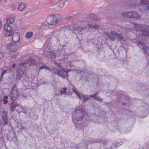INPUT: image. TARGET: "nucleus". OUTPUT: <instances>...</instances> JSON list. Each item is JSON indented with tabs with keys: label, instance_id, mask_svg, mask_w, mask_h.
I'll list each match as a JSON object with an SVG mask.
<instances>
[{
	"label": "nucleus",
	"instance_id": "nucleus-14",
	"mask_svg": "<svg viewBox=\"0 0 149 149\" xmlns=\"http://www.w3.org/2000/svg\"><path fill=\"white\" fill-rule=\"evenodd\" d=\"M15 17L14 15L8 17L6 19V22L7 24H11L15 21Z\"/></svg>",
	"mask_w": 149,
	"mask_h": 149
},
{
	"label": "nucleus",
	"instance_id": "nucleus-25",
	"mask_svg": "<svg viewBox=\"0 0 149 149\" xmlns=\"http://www.w3.org/2000/svg\"><path fill=\"white\" fill-rule=\"evenodd\" d=\"M64 49V47L61 45H58V48L57 50V52H60L61 51Z\"/></svg>",
	"mask_w": 149,
	"mask_h": 149
},
{
	"label": "nucleus",
	"instance_id": "nucleus-12",
	"mask_svg": "<svg viewBox=\"0 0 149 149\" xmlns=\"http://www.w3.org/2000/svg\"><path fill=\"white\" fill-rule=\"evenodd\" d=\"M12 40L14 42V43L18 42L19 39V35L17 33L15 34H13L11 36Z\"/></svg>",
	"mask_w": 149,
	"mask_h": 149
},
{
	"label": "nucleus",
	"instance_id": "nucleus-27",
	"mask_svg": "<svg viewBox=\"0 0 149 149\" xmlns=\"http://www.w3.org/2000/svg\"><path fill=\"white\" fill-rule=\"evenodd\" d=\"M73 14L67 15L66 17V19L67 20H70L73 18Z\"/></svg>",
	"mask_w": 149,
	"mask_h": 149
},
{
	"label": "nucleus",
	"instance_id": "nucleus-59",
	"mask_svg": "<svg viewBox=\"0 0 149 149\" xmlns=\"http://www.w3.org/2000/svg\"><path fill=\"white\" fill-rule=\"evenodd\" d=\"M6 0H4V1H6Z\"/></svg>",
	"mask_w": 149,
	"mask_h": 149
},
{
	"label": "nucleus",
	"instance_id": "nucleus-23",
	"mask_svg": "<svg viewBox=\"0 0 149 149\" xmlns=\"http://www.w3.org/2000/svg\"><path fill=\"white\" fill-rule=\"evenodd\" d=\"M101 141L100 139H92L89 141V143L92 144L95 143L100 142Z\"/></svg>",
	"mask_w": 149,
	"mask_h": 149
},
{
	"label": "nucleus",
	"instance_id": "nucleus-56",
	"mask_svg": "<svg viewBox=\"0 0 149 149\" xmlns=\"http://www.w3.org/2000/svg\"><path fill=\"white\" fill-rule=\"evenodd\" d=\"M65 73H66V74L68 75V72L65 71H64Z\"/></svg>",
	"mask_w": 149,
	"mask_h": 149
},
{
	"label": "nucleus",
	"instance_id": "nucleus-28",
	"mask_svg": "<svg viewBox=\"0 0 149 149\" xmlns=\"http://www.w3.org/2000/svg\"><path fill=\"white\" fill-rule=\"evenodd\" d=\"M62 89L63 90V91L62 90H61L60 91V93L61 94H64L66 92V91L67 90V88L66 87H64L62 88Z\"/></svg>",
	"mask_w": 149,
	"mask_h": 149
},
{
	"label": "nucleus",
	"instance_id": "nucleus-44",
	"mask_svg": "<svg viewBox=\"0 0 149 149\" xmlns=\"http://www.w3.org/2000/svg\"><path fill=\"white\" fill-rule=\"evenodd\" d=\"M115 101L116 102H119L120 101V100L118 98V97H117V99L115 100Z\"/></svg>",
	"mask_w": 149,
	"mask_h": 149
},
{
	"label": "nucleus",
	"instance_id": "nucleus-30",
	"mask_svg": "<svg viewBox=\"0 0 149 149\" xmlns=\"http://www.w3.org/2000/svg\"><path fill=\"white\" fill-rule=\"evenodd\" d=\"M6 73H7V70H3L2 72H1V75L0 79H1L2 78L4 75V74Z\"/></svg>",
	"mask_w": 149,
	"mask_h": 149
},
{
	"label": "nucleus",
	"instance_id": "nucleus-40",
	"mask_svg": "<svg viewBox=\"0 0 149 149\" xmlns=\"http://www.w3.org/2000/svg\"><path fill=\"white\" fill-rule=\"evenodd\" d=\"M130 97L128 96H125V100L127 102H129L130 101V100L131 99L130 98Z\"/></svg>",
	"mask_w": 149,
	"mask_h": 149
},
{
	"label": "nucleus",
	"instance_id": "nucleus-58",
	"mask_svg": "<svg viewBox=\"0 0 149 149\" xmlns=\"http://www.w3.org/2000/svg\"><path fill=\"white\" fill-rule=\"evenodd\" d=\"M77 31L78 32V31ZM84 31V30H83V31H82V32H83ZM79 32V33H80V34H81V33H81V32Z\"/></svg>",
	"mask_w": 149,
	"mask_h": 149
},
{
	"label": "nucleus",
	"instance_id": "nucleus-10",
	"mask_svg": "<svg viewBox=\"0 0 149 149\" xmlns=\"http://www.w3.org/2000/svg\"><path fill=\"white\" fill-rule=\"evenodd\" d=\"M17 47L18 46L15 43L11 42L7 45L6 49L11 52H14L16 51Z\"/></svg>",
	"mask_w": 149,
	"mask_h": 149
},
{
	"label": "nucleus",
	"instance_id": "nucleus-43",
	"mask_svg": "<svg viewBox=\"0 0 149 149\" xmlns=\"http://www.w3.org/2000/svg\"><path fill=\"white\" fill-rule=\"evenodd\" d=\"M44 69V65L41 66L39 68V71H40V70H41L42 69Z\"/></svg>",
	"mask_w": 149,
	"mask_h": 149
},
{
	"label": "nucleus",
	"instance_id": "nucleus-13",
	"mask_svg": "<svg viewBox=\"0 0 149 149\" xmlns=\"http://www.w3.org/2000/svg\"><path fill=\"white\" fill-rule=\"evenodd\" d=\"M57 54L52 52H48L47 55L48 57L51 59H54L56 58Z\"/></svg>",
	"mask_w": 149,
	"mask_h": 149
},
{
	"label": "nucleus",
	"instance_id": "nucleus-1",
	"mask_svg": "<svg viewBox=\"0 0 149 149\" xmlns=\"http://www.w3.org/2000/svg\"><path fill=\"white\" fill-rule=\"evenodd\" d=\"M87 23V21L86 20H83L81 22L82 26H77L70 28L73 29L74 31H77L78 32H81L83 31L84 29H86L85 33H88V32L94 31L95 30L97 29L98 28L99 26L95 24L94 25H92L89 24H87V26H85V23Z\"/></svg>",
	"mask_w": 149,
	"mask_h": 149
},
{
	"label": "nucleus",
	"instance_id": "nucleus-29",
	"mask_svg": "<svg viewBox=\"0 0 149 149\" xmlns=\"http://www.w3.org/2000/svg\"><path fill=\"white\" fill-rule=\"evenodd\" d=\"M8 98V96H5L3 98V103L5 104H6L8 103V100L7 99Z\"/></svg>",
	"mask_w": 149,
	"mask_h": 149
},
{
	"label": "nucleus",
	"instance_id": "nucleus-64",
	"mask_svg": "<svg viewBox=\"0 0 149 149\" xmlns=\"http://www.w3.org/2000/svg\"><path fill=\"white\" fill-rule=\"evenodd\" d=\"M148 7H149V8H149V6H148Z\"/></svg>",
	"mask_w": 149,
	"mask_h": 149
},
{
	"label": "nucleus",
	"instance_id": "nucleus-33",
	"mask_svg": "<svg viewBox=\"0 0 149 149\" xmlns=\"http://www.w3.org/2000/svg\"><path fill=\"white\" fill-rule=\"evenodd\" d=\"M109 32L112 35L115 37L116 36L117 33L115 31L112 30L110 31Z\"/></svg>",
	"mask_w": 149,
	"mask_h": 149
},
{
	"label": "nucleus",
	"instance_id": "nucleus-45",
	"mask_svg": "<svg viewBox=\"0 0 149 149\" xmlns=\"http://www.w3.org/2000/svg\"><path fill=\"white\" fill-rule=\"evenodd\" d=\"M139 99H136V98H134L132 100L133 102H134L135 101H137L138 100H140Z\"/></svg>",
	"mask_w": 149,
	"mask_h": 149
},
{
	"label": "nucleus",
	"instance_id": "nucleus-60",
	"mask_svg": "<svg viewBox=\"0 0 149 149\" xmlns=\"http://www.w3.org/2000/svg\"><path fill=\"white\" fill-rule=\"evenodd\" d=\"M24 113H26V112H25V111H24Z\"/></svg>",
	"mask_w": 149,
	"mask_h": 149
},
{
	"label": "nucleus",
	"instance_id": "nucleus-6",
	"mask_svg": "<svg viewBox=\"0 0 149 149\" xmlns=\"http://www.w3.org/2000/svg\"><path fill=\"white\" fill-rule=\"evenodd\" d=\"M84 116L83 109H80L76 110L74 113V118L77 121L81 120Z\"/></svg>",
	"mask_w": 149,
	"mask_h": 149
},
{
	"label": "nucleus",
	"instance_id": "nucleus-62",
	"mask_svg": "<svg viewBox=\"0 0 149 149\" xmlns=\"http://www.w3.org/2000/svg\"><path fill=\"white\" fill-rule=\"evenodd\" d=\"M123 96V95H122V96Z\"/></svg>",
	"mask_w": 149,
	"mask_h": 149
},
{
	"label": "nucleus",
	"instance_id": "nucleus-2",
	"mask_svg": "<svg viewBox=\"0 0 149 149\" xmlns=\"http://www.w3.org/2000/svg\"><path fill=\"white\" fill-rule=\"evenodd\" d=\"M63 20L62 16L59 14L48 15L46 19L47 23L49 25H55L60 23Z\"/></svg>",
	"mask_w": 149,
	"mask_h": 149
},
{
	"label": "nucleus",
	"instance_id": "nucleus-38",
	"mask_svg": "<svg viewBox=\"0 0 149 149\" xmlns=\"http://www.w3.org/2000/svg\"><path fill=\"white\" fill-rule=\"evenodd\" d=\"M54 63L59 68H62L61 67V64L60 63H58L56 61L54 62Z\"/></svg>",
	"mask_w": 149,
	"mask_h": 149
},
{
	"label": "nucleus",
	"instance_id": "nucleus-5",
	"mask_svg": "<svg viewBox=\"0 0 149 149\" xmlns=\"http://www.w3.org/2000/svg\"><path fill=\"white\" fill-rule=\"evenodd\" d=\"M134 27L140 32H141V35H146L145 33L148 32L149 30V26L146 24L135 23L134 24Z\"/></svg>",
	"mask_w": 149,
	"mask_h": 149
},
{
	"label": "nucleus",
	"instance_id": "nucleus-22",
	"mask_svg": "<svg viewBox=\"0 0 149 149\" xmlns=\"http://www.w3.org/2000/svg\"><path fill=\"white\" fill-rule=\"evenodd\" d=\"M33 35V33L32 32H28L25 34V37L27 38H31Z\"/></svg>",
	"mask_w": 149,
	"mask_h": 149
},
{
	"label": "nucleus",
	"instance_id": "nucleus-63",
	"mask_svg": "<svg viewBox=\"0 0 149 149\" xmlns=\"http://www.w3.org/2000/svg\"><path fill=\"white\" fill-rule=\"evenodd\" d=\"M16 56L15 57V58H16Z\"/></svg>",
	"mask_w": 149,
	"mask_h": 149
},
{
	"label": "nucleus",
	"instance_id": "nucleus-17",
	"mask_svg": "<svg viewBox=\"0 0 149 149\" xmlns=\"http://www.w3.org/2000/svg\"><path fill=\"white\" fill-rule=\"evenodd\" d=\"M121 144V143H115L111 145V146L109 148H106L104 149H113L115 147H117V146H118L120 145Z\"/></svg>",
	"mask_w": 149,
	"mask_h": 149
},
{
	"label": "nucleus",
	"instance_id": "nucleus-18",
	"mask_svg": "<svg viewBox=\"0 0 149 149\" xmlns=\"http://www.w3.org/2000/svg\"><path fill=\"white\" fill-rule=\"evenodd\" d=\"M28 64L31 65H36V62L33 59L30 58L28 62Z\"/></svg>",
	"mask_w": 149,
	"mask_h": 149
},
{
	"label": "nucleus",
	"instance_id": "nucleus-31",
	"mask_svg": "<svg viewBox=\"0 0 149 149\" xmlns=\"http://www.w3.org/2000/svg\"><path fill=\"white\" fill-rule=\"evenodd\" d=\"M95 100L100 102L102 101H103V99L100 98V97L98 96H96Z\"/></svg>",
	"mask_w": 149,
	"mask_h": 149
},
{
	"label": "nucleus",
	"instance_id": "nucleus-41",
	"mask_svg": "<svg viewBox=\"0 0 149 149\" xmlns=\"http://www.w3.org/2000/svg\"><path fill=\"white\" fill-rule=\"evenodd\" d=\"M62 0H53V1L54 3L56 4L58 3L59 1H61Z\"/></svg>",
	"mask_w": 149,
	"mask_h": 149
},
{
	"label": "nucleus",
	"instance_id": "nucleus-16",
	"mask_svg": "<svg viewBox=\"0 0 149 149\" xmlns=\"http://www.w3.org/2000/svg\"><path fill=\"white\" fill-rule=\"evenodd\" d=\"M139 4L141 5H146L147 9H149L148 7L149 6V0H141Z\"/></svg>",
	"mask_w": 149,
	"mask_h": 149
},
{
	"label": "nucleus",
	"instance_id": "nucleus-20",
	"mask_svg": "<svg viewBox=\"0 0 149 149\" xmlns=\"http://www.w3.org/2000/svg\"><path fill=\"white\" fill-rule=\"evenodd\" d=\"M145 53L148 56H149V48L147 47L143 46V48Z\"/></svg>",
	"mask_w": 149,
	"mask_h": 149
},
{
	"label": "nucleus",
	"instance_id": "nucleus-53",
	"mask_svg": "<svg viewBox=\"0 0 149 149\" xmlns=\"http://www.w3.org/2000/svg\"><path fill=\"white\" fill-rule=\"evenodd\" d=\"M98 94V92H97V93H95L94 95H95V96H97L96 95Z\"/></svg>",
	"mask_w": 149,
	"mask_h": 149
},
{
	"label": "nucleus",
	"instance_id": "nucleus-3",
	"mask_svg": "<svg viewBox=\"0 0 149 149\" xmlns=\"http://www.w3.org/2000/svg\"><path fill=\"white\" fill-rule=\"evenodd\" d=\"M19 94L20 93L17 88V86L16 84H15L12 87L10 97L11 99L13 101L11 104H12V106H13L15 108L17 107L18 105L17 103L13 101L17 99Z\"/></svg>",
	"mask_w": 149,
	"mask_h": 149
},
{
	"label": "nucleus",
	"instance_id": "nucleus-50",
	"mask_svg": "<svg viewBox=\"0 0 149 149\" xmlns=\"http://www.w3.org/2000/svg\"><path fill=\"white\" fill-rule=\"evenodd\" d=\"M120 34H119L117 33L116 35V37H117L118 38L119 36L120 35Z\"/></svg>",
	"mask_w": 149,
	"mask_h": 149
},
{
	"label": "nucleus",
	"instance_id": "nucleus-11",
	"mask_svg": "<svg viewBox=\"0 0 149 149\" xmlns=\"http://www.w3.org/2000/svg\"><path fill=\"white\" fill-rule=\"evenodd\" d=\"M129 18H136L140 19L141 18V15L135 11H131L128 12Z\"/></svg>",
	"mask_w": 149,
	"mask_h": 149
},
{
	"label": "nucleus",
	"instance_id": "nucleus-37",
	"mask_svg": "<svg viewBox=\"0 0 149 149\" xmlns=\"http://www.w3.org/2000/svg\"><path fill=\"white\" fill-rule=\"evenodd\" d=\"M10 108L11 111L12 112L14 111L15 108L13 106H12V104H11L10 106Z\"/></svg>",
	"mask_w": 149,
	"mask_h": 149
},
{
	"label": "nucleus",
	"instance_id": "nucleus-26",
	"mask_svg": "<svg viewBox=\"0 0 149 149\" xmlns=\"http://www.w3.org/2000/svg\"><path fill=\"white\" fill-rule=\"evenodd\" d=\"M121 14L122 16L126 18H129L128 12H122Z\"/></svg>",
	"mask_w": 149,
	"mask_h": 149
},
{
	"label": "nucleus",
	"instance_id": "nucleus-21",
	"mask_svg": "<svg viewBox=\"0 0 149 149\" xmlns=\"http://www.w3.org/2000/svg\"><path fill=\"white\" fill-rule=\"evenodd\" d=\"M82 97L83 99V102L84 103H85L86 101L89 99V97L88 95H82Z\"/></svg>",
	"mask_w": 149,
	"mask_h": 149
},
{
	"label": "nucleus",
	"instance_id": "nucleus-8",
	"mask_svg": "<svg viewBox=\"0 0 149 149\" xmlns=\"http://www.w3.org/2000/svg\"><path fill=\"white\" fill-rule=\"evenodd\" d=\"M1 118L3 123V125L5 126L7 125L8 123V113L5 111L3 110L1 111Z\"/></svg>",
	"mask_w": 149,
	"mask_h": 149
},
{
	"label": "nucleus",
	"instance_id": "nucleus-39",
	"mask_svg": "<svg viewBox=\"0 0 149 149\" xmlns=\"http://www.w3.org/2000/svg\"><path fill=\"white\" fill-rule=\"evenodd\" d=\"M67 1V0H62L61 1H62V3L61 4V3H60L59 6L61 7L63 6V5L64 4L65 2Z\"/></svg>",
	"mask_w": 149,
	"mask_h": 149
},
{
	"label": "nucleus",
	"instance_id": "nucleus-48",
	"mask_svg": "<svg viewBox=\"0 0 149 149\" xmlns=\"http://www.w3.org/2000/svg\"><path fill=\"white\" fill-rule=\"evenodd\" d=\"M110 39L112 41H114L115 40V38L113 36H112L110 38Z\"/></svg>",
	"mask_w": 149,
	"mask_h": 149
},
{
	"label": "nucleus",
	"instance_id": "nucleus-61",
	"mask_svg": "<svg viewBox=\"0 0 149 149\" xmlns=\"http://www.w3.org/2000/svg\"><path fill=\"white\" fill-rule=\"evenodd\" d=\"M141 89H143V88H141Z\"/></svg>",
	"mask_w": 149,
	"mask_h": 149
},
{
	"label": "nucleus",
	"instance_id": "nucleus-34",
	"mask_svg": "<svg viewBox=\"0 0 149 149\" xmlns=\"http://www.w3.org/2000/svg\"><path fill=\"white\" fill-rule=\"evenodd\" d=\"M109 32L112 35L115 37L116 36L117 33L115 31L112 30L110 31Z\"/></svg>",
	"mask_w": 149,
	"mask_h": 149
},
{
	"label": "nucleus",
	"instance_id": "nucleus-42",
	"mask_svg": "<svg viewBox=\"0 0 149 149\" xmlns=\"http://www.w3.org/2000/svg\"><path fill=\"white\" fill-rule=\"evenodd\" d=\"M88 96H89V98L90 97H92V98H93L94 99H95V97H96V96H95V95H94V94H93V95H88Z\"/></svg>",
	"mask_w": 149,
	"mask_h": 149
},
{
	"label": "nucleus",
	"instance_id": "nucleus-54",
	"mask_svg": "<svg viewBox=\"0 0 149 149\" xmlns=\"http://www.w3.org/2000/svg\"><path fill=\"white\" fill-rule=\"evenodd\" d=\"M48 41H50V40H47V41H46V43H47V45H48V44H49V43H48V42H47Z\"/></svg>",
	"mask_w": 149,
	"mask_h": 149
},
{
	"label": "nucleus",
	"instance_id": "nucleus-49",
	"mask_svg": "<svg viewBox=\"0 0 149 149\" xmlns=\"http://www.w3.org/2000/svg\"><path fill=\"white\" fill-rule=\"evenodd\" d=\"M16 65L15 63H14L11 66V67L13 68H14L15 67Z\"/></svg>",
	"mask_w": 149,
	"mask_h": 149
},
{
	"label": "nucleus",
	"instance_id": "nucleus-9",
	"mask_svg": "<svg viewBox=\"0 0 149 149\" xmlns=\"http://www.w3.org/2000/svg\"><path fill=\"white\" fill-rule=\"evenodd\" d=\"M8 24L6 23L4 26V28L5 31L6 32L5 36L6 37L11 36L12 35V32L11 30V28Z\"/></svg>",
	"mask_w": 149,
	"mask_h": 149
},
{
	"label": "nucleus",
	"instance_id": "nucleus-24",
	"mask_svg": "<svg viewBox=\"0 0 149 149\" xmlns=\"http://www.w3.org/2000/svg\"><path fill=\"white\" fill-rule=\"evenodd\" d=\"M72 92L75 93L77 96L79 100L81 99V97L78 92L77 91L74 89H72Z\"/></svg>",
	"mask_w": 149,
	"mask_h": 149
},
{
	"label": "nucleus",
	"instance_id": "nucleus-52",
	"mask_svg": "<svg viewBox=\"0 0 149 149\" xmlns=\"http://www.w3.org/2000/svg\"><path fill=\"white\" fill-rule=\"evenodd\" d=\"M104 141V142H102V143L104 144H105L107 143L106 141Z\"/></svg>",
	"mask_w": 149,
	"mask_h": 149
},
{
	"label": "nucleus",
	"instance_id": "nucleus-19",
	"mask_svg": "<svg viewBox=\"0 0 149 149\" xmlns=\"http://www.w3.org/2000/svg\"><path fill=\"white\" fill-rule=\"evenodd\" d=\"M89 17L93 20H98L99 18H97V17L94 14H91L89 15Z\"/></svg>",
	"mask_w": 149,
	"mask_h": 149
},
{
	"label": "nucleus",
	"instance_id": "nucleus-35",
	"mask_svg": "<svg viewBox=\"0 0 149 149\" xmlns=\"http://www.w3.org/2000/svg\"><path fill=\"white\" fill-rule=\"evenodd\" d=\"M118 38L120 40H124V37L121 34H120Z\"/></svg>",
	"mask_w": 149,
	"mask_h": 149
},
{
	"label": "nucleus",
	"instance_id": "nucleus-32",
	"mask_svg": "<svg viewBox=\"0 0 149 149\" xmlns=\"http://www.w3.org/2000/svg\"><path fill=\"white\" fill-rule=\"evenodd\" d=\"M137 43L138 45L139 46H143L144 45V43L143 42H141L140 41H137Z\"/></svg>",
	"mask_w": 149,
	"mask_h": 149
},
{
	"label": "nucleus",
	"instance_id": "nucleus-46",
	"mask_svg": "<svg viewBox=\"0 0 149 149\" xmlns=\"http://www.w3.org/2000/svg\"><path fill=\"white\" fill-rule=\"evenodd\" d=\"M107 36L108 37L109 39H110V38L112 37V36L109 34L107 33L106 34Z\"/></svg>",
	"mask_w": 149,
	"mask_h": 149
},
{
	"label": "nucleus",
	"instance_id": "nucleus-15",
	"mask_svg": "<svg viewBox=\"0 0 149 149\" xmlns=\"http://www.w3.org/2000/svg\"><path fill=\"white\" fill-rule=\"evenodd\" d=\"M26 5L23 3H20L18 5V9L20 11H24L26 8Z\"/></svg>",
	"mask_w": 149,
	"mask_h": 149
},
{
	"label": "nucleus",
	"instance_id": "nucleus-4",
	"mask_svg": "<svg viewBox=\"0 0 149 149\" xmlns=\"http://www.w3.org/2000/svg\"><path fill=\"white\" fill-rule=\"evenodd\" d=\"M27 63L26 62L21 63L19 65L18 69L17 70L16 74L15 81H18L21 79L25 70V65Z\"/></svg>",
	"mask_w": 149,
	"mask_h": 149
},
{
	"label": "nucleus",
	"instance_id": "nucleus-36",
	"mask_svg": "<svg viewBox=\"0 0 149 149\" xmlns=\"http://www.w3.org/2000/svg\"><path fill=\"white\" fill-rule=\"evenodd\" d=\"M10 108L11 111L12 112L14 111L15 108L13 106H12V104H11L10 106Z\"/></svg>",
	"mask_w": 149,
	"mask_h": 149
},
{
	"label": "nucleus",
	"instance_id": "nucleus-57",
	"mask_svg": "<svg viewBox=\"0 0 149 149\" xmlns=\"http://www.w3.org/2000/svg\"><path fill=\"white\" fill-rule=\"evenodd\" d=\"M46 83H47L46 82H43V84H46Z\"/></svg>",
	"mask_w": 149,
	"mask_h": 149
},
{
	"label": "nucleus",
	"instance_id": "nucleus-47",
	"mask_svg": "<svg viewBox=\"0 0 149 149\" xmlns=\"http://www.w3.org/2000/svg\"><path fill=\"white\" fill-rule=\"evenodd\" d=\"M44 69H47L51 71V70L47 67L44 66Z\"/></svg>",
	"mask_w": 149,
	"mask_h": 149
},
{
	"label": "nucleus",
	"instance_id": "nucleus-51",
	"mask_svg": "<svg viewBox=\"0 0 149 149\" xmlns=\"http://www.w3.org/2000/svg\"><path fill=\"white\" fill-rule=\"evenodd\" d=\"M1 27H2V25H1V21H0V30L1 29Z\"/></svg>",
	"mask_w": 149,
	"mask_h": 149
},
{
	"label": "nucleus",
	"instance_id": "nucleus-55",
	"mask_svg": "<svg viewBox=\"0 0 149 149\" xmlns=\"http://www.w3.org/2000/svg\"><path fill=\"white\" fill-rule=\"evenodd\" d=\"M126 103H125V102H123V103H122V104L123 105H125L126 104Z\"/></svg>",
	"mask_w": 149,
	"mask_h": 149
},
{
	"label": "nucleus",
	"instance_id": "nucleus-7",
	"mask_svg": "<svg viewBox=\"0 0 149 149\" xmlns=\"http://www.w3.org/2000/svg\"><path fill=\"white\" fill-rule=\"evenodd\" d=\"M51 71L53 73L57 74L63 78H66V75L64 74L63 71L62 70L54 68L52 69Z\"/></svg>",
	"mask_w": 149,
	"mask_h": 149
}]
</instances>
